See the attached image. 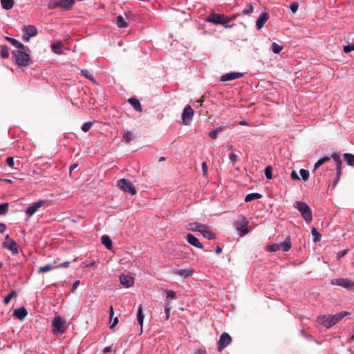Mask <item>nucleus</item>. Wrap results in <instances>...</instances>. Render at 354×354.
<instances>
[{
  "mask_svg": "<svg viewBox=\"0 0 354 354\" xmlns=\"http://www.w3.org/2000/svg\"><path fill=\"white\" fill-rule=\"evenodd\" d=\"M347 315H348V312L342 311L335 315H321L317 317V321L320 325L330 328L340 322Z\"/></svg>",
  "mask_w": 354,
  "mask_h": 354,
  "instance_id": "obj_1",
  "label": "nucleus"
},
{
  "mask_svg": "<svg viewBox=\"0 0 354 354\" xmlns=\"http://www.w3.org/2000/svg\"><path fill=\"white\" fill-rule=\"evenodd\" d=\"M294 207L298 209V211L301 213L303 218L307 223H309L312 221V210L307 203L301 201H296L294 204Z\"/></svg>",
  "mask_w": 354,
  "mask_h": 354,
  "instance_id": "obj_2",
  "label": "nucleus"
},
{
  "mask_svg": "<svg viewBox=\"0 0 354 354\" xmlns=\"http://www.w3.org/2000/svg\"><path fill=\"white\" fill-rule=\"evenodd\" d=\"M26 50L18 48V50L12 51L15 62L19 66H27L31 63L30 57L26 52Z\"/></svg>",
  "mask_w": 354,
  "mask_h": 354,
  "instance_id": "obj_3",
  "label": "nucleus"
},
{
  "mask_svg": "<svg viewBox=\"0 0 354 354\" xmlns=\"http://www.w3.org/2000/svg\"><path fill=\"white\" fill-rule=\"evenodd\" d=\"M248 224V220L245 216L240 215L238 219L234 222V226L239 232V235L243 236L249 232Z\"/></svg>",
  "mask_w": 354,
  "mask_h": 354,
  "instance_id": "obj_4",
  "label": "nucleus"
},
{
  "mask_svg": "<svg viewBox=\"0 0 354 354\" xmlns=\"http://www.w3.org/2000/svg\"><path fill=\"white\" fill-rule=\"evenodd\" d=\"M74 4V0H51L48 3V8L53 10L61 8L64 10H69Z\"/></svg>",
  "mask_w": 354,
  "mask_h": 354,
  "instance_id": "obj_5",
  "label": "nucleus"
},
{
  "mask_svg": "<svg viewBox=\"0 0 354 354\" xmlns=\"http://www.w3.org/2000/svg\"><path fill=\"white\" fill-rule=\"evenodd\" d=\"M205 21L214 24H226L230 22V19L227 16L216 13H212L207 16Z\"/></svg>",
  "mask_w": 354,
  "mask_h": 354,
  "instance_id": "obj_6",
  "label": "nucleus"
},
{
  "mask_svg": "<svg viewBox=\"0 0 354 354\" xmlns=\"http://www.w3.org/2000/svg\"><path fill=\"white\" fill-rule=\"evenodd\" d=\"M118 187L126 193H129L132 196L136 194V189L133 183L124 178L120 179L118 181Z\"/></svg>",
  "mask_w": 354,
  "mask_h": 354,
  "instance_id": "obj_7",
  "label": "nucleus"
},
{
  "mask_svg": "<svg viewBox=\"0 0 354 354\" xmlns=\"http://www.w3.org/2000/svg\"><path fill=\"white\" fill-rule=\"evenodd\" d=\"M331 284L339 286L348 290H354V281L346 278H337L331 280Z\"/></svg>",
  "mask_w": 354,
  "mask_h": 354,
  "instance_id": "obj_8",
  "label": "nucleus"
},
{
  "mask_svg": "<svg viewBox=\"0 0 354 354\" xmlns=\"http://www.w3.org/2000/svg\"><path fill=\"white\" fill-rule=\"evenodd\" d=\"M65 322L60 317H56L53 320L52 327L54 333H62L64 332Z\"/></svg>",
  "mask_w": 354,
  "mask_h": 354,
  "instance_id": "obj_9",
  "label": "nucleus"
},
{
  "mask_svg": "<svg viewBox=\"0 0 354 354\" xmlns=\"http://www.w3.org/2000/svg\"><path fill=\"white\" fill-rule=\"evenodd\" d=\"M194 115V110L189 105H187L182 113V120L184 125H189Z\"/></svg>",
  "mask_w": 354,
  "mask_h": 354,
  "instance_id": "obj_10",
  "label": "nucleus"
},
{
  "mask_svg": "<svg viewBox=\"0 0 354 354\" xmlns=\"http://www.w3.org/2000/svg\"><path fill=\"white\" fill-rule=\"evenodd\" d=\"M232 342L231 336L227 333H223L221 335L218 342V351L220 352L225 347H227Z\"/></svg>",
  "mask_w": 354,
  "mask_h": 354,
  "instance_id": "obj_11",
  "label": "nucleus"
},
{
  "mask_svg": "<svg viewBox=\"0 0 354 354\" xmlns=\"http://www.w3.org/2000/svg\"><path fill=\"white\" fill-rule=\"evenodd\" d=\"M23 38L25 41H28L30 38L37 35V30L35 26L29 25L25 26L23 30Z\"/></svg>",
  "mask_w": 354,
  "mask_h": 354,
  "instance_id": "obj_12",
  "label": "nucleus"
},
{
  "mask_svg": "<svg viewBox=\"0 0 354 354\" xmlns=\"http://www.w3.org/2000/svg\"><path fill=\"white\" fill-rule=\"evenodd\" d=\"M46 203L44 200L38 201L37 202L33 203L30 205L26 210V213L29 216H32L35 214L37 211L43 206V205Z\"/></svg>",
  "mask_w": 354,
  "mask_h": 354,
  "instance_id": "obj_13",
  "label": "nucleus"
},
{
  "mask_svg": "<svg viewBox=\"0 0 354 354\" xmlns=\"http://www.w3.org/2000/svg\"><path fill=\"white\" fill-rule=\"evenodd\" d=\"M194 272V270L192 268H187L183 269H174L172 270V273L183 277H192Z\"/></svg>",
  "mask_w": 354,
  "mask_h": 354,
  "instance_id": "obj_14",
  "label": "nucleus"
},
{
  "mask_svg": "<svg viewBox=\"0 0 354 354\" xmlns=\"http://www.w3.org/2000/svg\"><path fill=\"white\" fill-rule=\"evenodd\" d=\"M243 76V73L230 72V73H226V74L222 75L220 78V80L221 82L231 81V80L241 78Z\"/></svg>",
  "mask_w": 354,
  "mask_h": 354,
  "instance_id": "obj_15",
  "label": "nucleus"
},
{
  "mask_svg": "<svg viewBox=\"0 0 354 354\" xmlns=\"http://www.w3.org/2000/svg\"><path fill=\"white\" fill-rule=\"evenodd\" d=\"M119 278L121 284L125 288H129L134 283V278L129 274H122Z\"/></svg>",
  "mask_w": 354,
  "mask_h": 354,
  "instance_id": "obj_16",
  "label": "nucleus"
},
{
  "mask_svg": "<svg viewBox=\"0 0 354 354\" xmlns=\"http://www.w3.org/2000/svg\"><path fill=\"white\" fill-rule=\"evenodd\" d=\"M3 247L11 251L13 254L18 252L17 244L15 241H7L3 243Z\"/></svg>",
  "mask_w": 354,
  "mask_h": 354,
  "instance_id": "obj_17",
  "label": "nucleus"
},
{
  "mask_svg": "<svg viewBox=\"0 0 354 354\" xmlns=\"http://www.w3.org/2000/svg\"><path fill=\"white\" fill-rule=\"evenodd\" d=\"M186 239L187 242L192 245L193 246L197 248H202L203 245L199 241L198 239L196 238L195 236H194L192 234H187L186 236Z\"/></svg>",
  "mask_w": 354,
  "mask_h": 354,
  "instance_id": "obj_18",
  "label": "nucleus"
},
{
  "mask_svg": "<svg viewBox=\"0 0 354 354\" xmlns=\"http://www.w3.org/2000/svg\"><path fill=\"white\" fill-rule=\"evenodd\" d=\"M269 19V15L268 12H263L259 17L257 21V28L261 29L263 27L264 24Z\"/></svg>",
  "mask_w": 354,
  "mask_h": 354,
  "instance_id": "obj_19",
  "label": "nucleus"
},
{
  "mask_svg": "<svg viewBox=\"0 0 354 354\" xmlns=\"http://www.w3.org/2000/svg\"><path fill=\"white\" fill-rule=\"evenodd\" d=\"M28 315V311L24 307L19 308L14 310L13 315L19 319H24Z\"/></svg>",
  "mask_w": 354,
  "mask_h": 354,
  "instance_id": "obj_20",
  "label": "nucleus"
},
{
  "mask_svg": "<svg viewBox=\"0 0 354 354\" xmlns=\"http://www.w3.org/2000/svg\"><path fill=\"white\" fill-rule=\"evenodd\" d=\"M291 241L289 237H287L283 242L279 243V250L287 252L291 248Z\"/></svg>",
  "mask_w": 354,
  "mask_h": 354,
  "instance_id": "obj_21",
  "label": "nucleus"
},
{
  "mask_svg": "<svg viewBox=\"0 0 354 354\" xmlns=\"http://www.w3.org/2000/svg\"><path fill=\"white\" fill-rule=\"evenodd\" d=\"M128 102L131 104V105L134 108V109L137 111H142V106L140 104V101L136 98H129Z\"/></svg>",
  "mask_w": 354,
  "mask_h": 354,
  "instance_id": "obj_22",
  "label": "nucleus"
},
{
  "mask_svg": "<svg viewBox=\"0 0 354 354\" xmlns=\"http://www.w3.org/2000/svg\"><path fill=\"white\" fill-rule=\"evenodd\" d=\"M6 39L8 41H10L12 44V45L17 47V48L28 49V48L25 46L22 43H21L20 41L14 38L6 37Z\"/></svg>",
  "mask_w": 354,
  "mask_h": 354,
  "instance_id": "obj_23",
  "label": "nucleus"
},
{
  "mask_svg": "<svg viewBox=\"0 0 354 354\" xmlns=\"http://www.w3.org/2000/svg\"><path fill=\"white\" fill-rule=\"evenodd\" d=\"M62 47V41H57L51 44V49L52 50L57 54V55H62L63 53L61 50V48Z\"/></svg>",
  "mask_w": 354,
  "mask_h": 354,
  "instance_id": "obj_24",
  "label": "nucleus"
},
{
  "mask_svg": "<svg viewBox=\"0 0 354 354\" xmlns=\"http://www.w3.org/2000/svg\"><path fill=\"white\" fill-rule=\"evenodd\" d=\"M144 317H145V315L142 313V308L141 306H140L138 308L137 320H138L139 325L140 326L141 331L142 330Z\"/></svg>",
  "mask_w": 354,
  "mask_h": 354,
  "instance_id": "obj_25",
  "label": "nucleus"
},
{
  "mask_svg": "<svg viewBox=\"0 0 354 354\" xmlns=\"http://www.w3.org/2000/svg\"><path fill=\"white\" fill-rule=\"evenodd\" d=\"M102 244L109 250L112 248V241L107 235H104L101 238Z\"/></svg>",
  "mask_w": 354,
  "mask_h": 354,
  "instance_id": "obj_26",
  "label": "nucleus"
},
{
  "mask_svg": "<svg viewBox=\"0 0 354 354\" xmlns=\"http://www.w3.org/2000/svg\"><path fill=\"white\" fill-rule=\"evenodd\" d=\"M203 236L209 240H213L215 239L214 234L206 227L201 232Z\"/></svg>",
  "mask_w": 354,
  "mask_h": 354,
  "instance_id": "obj_27",
  "label": "nucleus"
},
{
  "mask_svg": "<svg viewBox=\"0 0 354 354\" xmlns=\"http://www.w3.org/2000/svg\"><path fill=\"white\" fill-rule=\"evenodd\" d=\"M262 197L261 194L259 193H251L248 195H246L245 198V202H250L254 200L259 199Z\"/></svg>",
  "mask_w": 354,
  "mask_h": 354,
  "instance_id": "obj_28",
  "label": "nucleus"
},
{
  "mask_svg": "<svg viewBox=\"0 0 354 354\" xmlns=\"http://www.w3.org/2000/svg\"><path fill=\"white\" fill-rule=\"evenodd\" d=\"M14 0H1V4L3 8L6 10L11 9L14 6Z\"/></svg>",
  "mask_w": 354,
  "mask_h": 354,
  "instance_id": "obj_29",
  "label": "nucleus"
},
{
  "mask_svg": "<svg viewBox=\"0 0 354 354\" xmlns=\"http://www.w3.org/2000/svg\"><path fill=\"white\" fill-rule=\"evenodd\" d=\"M330 158L329 157H324L320 158L318 161H317L314 165L313 172H315L320 166H322L325 162L329 161Z\"/></svg>",
  "mask_w": 354,
  "mask_h": 354,
  "instance_id": "obj_30",
  "label": "nucleus"
},
{
  "mask_svg": "<svg viewBox=\"0 0 354 354\" xmlns=\"http://www.w3.org/2000/svg\"><path fill=\"white\" fill-rule=\"evenodd\" d=\"M344 158L346 163L350 166H354V155L352 153H346L344 154Z\"/></svg>",
  "mask_w": 354,
  "mask_h": 354,
  "instance_id": "obj_31",
  "label": "nucleus"
},
{
  "mask_svg": "<svg viewBox=\"0 0 354 354\" xmlns=\"http://www.w3.org/2000/svg\"><path fill=\"white\" fill-rule=\"evenodd\" d=\"M54 268H57V266L47 264L44 266L39 267L38 269V273H44V272H49V271L53 270Z\"/></svg>",
  "mask_w": 354,
  "mask_h": 354,
  "instance_id": "obj_32",
  "label": "nucleus"
},
{
  "mask_svg": "<svg viewBox=\"0 0 354 354\" xmlns=\"http://www.w3.org/2000/svg\"><path fill=\"white\" fill-rule=\"evenodd\" d=\"M224 130L223 127H217L216 129L211 131L209 133V136L212 139H216L218 133H221Z\"/></svg>",
  "mask_w": 354,
  "mask_h": 354,
  "instance_id": "obj_33",
  "label": "nucleus"
},
{
  "mask_svg": "<svg viewBox=\"0 0 354 354\" xmlns=\"http://www.w3.org/2000/svg\"><path fill=\"white\" fill-rule=\"evenodd\" d=\"M116 24L119 28H125L127 26L126 21L121 15H119L116 17Z\"/></svg>",
  "mask_w": 354,
  "mask_h": 354,
  "instance_id": "obj_34",
  "label": "nucleus"
},
{
  "mask_svg": "<svg viewBox=\"0 0 354 354\" xmlns=\"http://www.w3.org/2000/svg\"><path fill=\"white\" fill-rule=\"evenodd\" d=\"M311 234L313 236V241L315 243L319 242L321 240L322 235L315 227L312 228Z\"/></svg>",
  "mask_w": 354,
  "mask_h": 354,
  "instance_id": "obj_35",
  "label": "nucleus"
},
{
  "mask_svg": "<svg viewBox=\"0 0 354 354\" xmlns=\"http://www.w3.org/2000/svg\"><path fill=\"white\" fill-rule=\"evenodd\" d=\"M191 225L192 226L191 227V230L192 231H196V232H201V231L203 230V229H204V227L205 226V225L199 223H194L191 224Z\"/></svg>",
  "mask_w": 354,
  "mask_h": 354,
  "instance_id": "obj_36",
  "label": "nucleus"
},
{
  "mask_svg": "<svg viewBox=\"0 0 354 354\" xmlns=\"http://www.w3.org/2000/svg\"><path fill=\"white\" fill-rule=\"evenodd\" d=\"M15 297H17V292L15 290H12L10 293L4 298L3 303L5 305H8L10 303L11 299Z\"/></svg>",
  "mask_w": 354,
  "mask_h": 354,
  "instance_id": "obj_37",
  "label": "nucleus"
},
{
  "mask_svg": "<svg viewBox=\"0 0 354 354\" xmlns=\"http://www.w3.org/2000/svg\"><path fill=\"white\" fill-rule=\"evenodd\" d=\"M133 138V133L130 131H124V133H123V140L127 142H129L130 141H131Z\"/></svg>",
  "mask_w": 354,
  "mask_h": 354,
  "instance_id": "obj_38",
  "label": "nucleus"
},
{
  "mask_svg": "<svg viewBox=\"0 0 354 354\" xmlns=\"http://www.w3.org/2000/svg\"><path fill=\"white\" fill-rule=\"evenodd\" d=\"M299 174L301 176V178L304 181H307L309 178V171L304 169H301L299 170Z\"/></svg>",
  "mask_w": 354,
  "mask_h": 354,
  "instance_id": "obj_39",
  "label": "nucleus"
},
{
  "mask_svg": "<svg viewBox=\"0 0 354 354\" xmlns=\"http://www.w3.org/2000/svg\"><path fill=\"white\" fill-rule=\"evenodd\" d=\"M82 75H84L86 78L91 80L93 82H95V80H94L93 75L91 73L90 71H88L86 69H83L81 71Z\"/></svg>",
  "mask_w": 354,
  "mask_h": 354,
  "instance_id": "obj_40",
  "label": "nucleus"
},
{
  "mask_svg": "<svg viewBox=\"0 0 354 354\" xmlns=\"http://www.w3.org/2000/svg\"><path fill=\"white\" fill-rule=\"evenodd\" d=\"M254 7L251 3H248L245 8L243 10L242 13L243 15H249L253 12Z\"/></svg>",
  "mask_w": 354,
  "mask_h": 354,
  "instance_id": "obj_41",
  "label": "nucleus"
},
{
  "mask_svg": "<svg viewBox=\"0 0 354 354\" xmlns=\"http://www.w3.org/2000/svg\"><path fill=\"white\" fill-rule=\"evenodd\" d=\"M1 56L2 58H8L9 57V50L6 46H1Z\"/></svg>",
  "mask_w": 354,
  "mask_h": 354,
  "instance_id": "obj_42",
  "label": "nucleus"
},
{
  "mask_svg": "<svg viewBox=\"0 0 354 354\" xmlns=\"http://www.w3.org/2000/svg\"><path fill=\"white\" fill-rule=\"evenodd\" d=\"M331 157L333 158V159L335 162L337 166V165H342V160H341L340 155L339 153H333L331 155Z\"/></svg>",
  "mask_w": 354,
  "mask_h": 354,
  "instance_id": "obj_43",
  "label": "nucleus"
},
{
  "mask_svg": "<svg viewBox=\"0 0 354 354\" xmlns=\"http://www.w3.org/2000/svg\"><path fill=\"white\" fill-rule=\"evenodd\" d=\"M272 167L271 166H267L265 169V176L268 179H271L272 178Z\"/></svg>",
  "mask_w": 354,
  "mask_h": 354,
  "instance_id": "obj_44",
  "label": "nucleus"
},
{
  "mask_svg": "<svg viewBox=\"0 0 354 354\" xmlns=\"http://www.w3.org/2000/svg\"><path fill=\"white\" fill-rule=\"evenodd\" d=\"M282 49H283V47L277 44L275 42H274L272 44V50L274 53H279L281 51Z\"/></svg>",
  "mask_w": 354,
  "mask_h": 354,
  "instance_id": "obj_45",
  "label": "nucleus"
},
{
  "mask_svg": "<svg viewBox=\"0 0 354 354\" xmlns=\"http://www.w3.org/2000/svg\"><path fill=\"white\" fill-rule=\"evenodd\" d=\"M8 209V203H0V214H5Z\"/></svg>",
  "mask_w": 354,
  "mask_h": 354,
  "instance_id": "obj_46",
  "label": "nucleus"
},
{
  "mask_svg": "<svg viewBox=\"0 0 354 354\" xmlns=\"http://www.w3.org/2000/svg\"><path fill=\"white\" fill-rule=\"evenodd\" d=\"M92 126H93L92 122H86L83 124V125L82 127V130L84 132H87L89 131V129L91 128Z\"/></svg>",
  "mask_w": 354,
  "mask_h": 354,
  "instance_id": "obj_47",
  "label": "nucleus"
},
{
  "mask_svg": "<svg viewBox=\"0 0 354 354\" xmlns=\"http://www.w3.org/2000/svg\"><path fill=\"white\" fill-rule=\"evenodd\" d=\"M267 250L269 252H276L277 250H279V244H272L267 245Z\"/></svg>",
  "mask_w": 354,
  "mask_h": 354,
  "instance_id": "obj_48",
  "label": "nucleus"
},
{
  "mask_svg": "<svg viewBox=\"0 0 354 354\" xmlns=\"http://www.w3.org/2000/svg\"><path fill=\"white\" fill-rule=\"evenodd\" d=\"M299 4L297 2H292L290 4L289 8L293 13H295L298 9Z\"/></svg>",
  "mask_w": 354,
  "mask_h": 354,
  "instance_id": "obj_49",
  "label": "nucleus"
},
{
  "mask_svg": "<svg viewBox=\"0 0 354 354\" xmlns=\"http://www.w3.org/2000/svg\"><path fill=\"white\" fill-rule=\"evenodd\" d=\"M6 164H7L9 167H13L14 164H15V162H14V158H13L12 157H8V158H6Z\"/></svg>",
  "mask_w": 354,
  "mask_h": 354,
  "instance_id": "obj_50",
  "label": "nucleus"
},
{
  "mask_svg": "<svg viewBox=\"0 0 354 354\" xmlns=\"http://www.w3.org/2000/svg\"><path fill=\"white\" fill-rule=\"evenodd\" d=\"M171 307L169 304H167V308L165 309V319L167 320L169 318Z\"/></svg>",
  "mask_w": 354,
  "mask_h": 354,
  "instance_id": "obj_51",
  "label": "nucleus"
},
{
  "mask_svg": "<svg viewBox=\"0 0 354 354\" xmlns=\"http://www.w3.org/2000/svg\"><path fill=\"white\" fill-rule=\"evenodd\" d=\"M229 158L233 164H234L238 160V157L234 153H231L229 156Z\"/></svg>",
  "mask_w": 354,
  "mask_h": 354,
  "instance_id": "obj_52",
  "label": "nucleus"
},
{
  "mask_svg": "<svg viewBox=\"0 0 354 354\" xmlns=\"http://www.w3.org/2000/svg\"><path fill=\"white\" fill-rule=\"evenodd\" d=\"M290 177L292 180H299V177L295 170H292L290 174Z\"/></svg>",
  "mask_w": 354,
  "mask_h": 354,
  "instance_id": "obj_53",
  "label": "nucleus"
},
{
  "mask_svg": "<svg viewBox=\"0 0 354 354\" xmlns=\"http://www.w3.org/2000/svg\"><path fill=\"white\" fill-rule=\"evenodd\" d=\"M167 297L174 298L176 297V292L173 290H166Z\"/></svg>",
  "mask_w": 354,
  "mask_h": 354,
  "instance_id": "obj_54",
  "label": "nucleus"
},
{
  "mask_svg": "<svg viewBox=\"0 0 354 354\" xmlns=\"http://www.w3.org/2000/svg\"><path fill=\"white\" fill-rule=\"evenodd\" d=\"M353 50V46L352 44H348L344 46V53H349Z\"/></svg>",
  "mask_w": 354,
  "mask_h": 354,
  "instance_id": "obj_55",
  "label": "nucleus"
},
{
  "mask_svg": "<svg viewBox=\"0 0 354 354\" xmlns=\"http://www.w3.org/2000/svg\"><path fill=\"white\" fill-rule=\"evenodd\" d=\"M202 169H203V174L206 175L207 173V165L205 162H203L202 163Z\"/></svg>",
  "mask_w": 354,
  "mask_h": 354,
  "instance_id": "obj_56",
  "label": "nucleus"
},
{
  "mask_svg": "<svg viewBox=\"0 0 354 354\" xmlns=\"http://www.w3.org/2000/svg\"><path fill=\"white\" fill-rule=\"evenodd\" d=\"M79 285H80V281L79 280L75 281L73 284L71 291L73 292L77 289V288L79 286Z\"/></svg>",
  "mask_w": 354,
  "mask_h": 354,
  "instance_id": "obj_57",
  "label": "nucleus"
},
{
  "mask_svg": "<svg viewBox=\"0 0 354 354\" xmlns=\"http://www.w3.org/2000/svg\"><path fill=\"white\" fill-rule=\"evenodd\" d=\"M336 170H337V176H338V178H340V176L342 174V165H337Z\"/></svg>",
  "mask_w": 354,
  "mask_h": 354,
  "instance_id": "obj_58",
  "label": "nucleus"
},
{
  "mask_svg": "<svg viewBox=\"0 0 354 354\" xmlns=\"http://www.w3.org/2000/svg\"><path fill=\"white\" fill-rule=\"evenodd\" d=\"M78 165L77 163L73 164L70 166L69 168V174L71 175L72 171L77 167Z\"/></svg>",
  "mask_w": 354,
  "mask_h": 354,
  "instance_id": "obj_59",
  "label": "nucleus"
},
{
  "mask_svg": "<svg viewBox=\"0 0 354 354\" xmlns=\"http://www.w3.org/2000/svg\"><path fill=\"white\" fill-rule=\"evenodd\" d=\"M112 351V347L111 346H106L103 349L104 353H110Z\"/></svg>",
  "mask_w": 354,
  "mask_h": 354,
  "instance_id": "obj_60",
  "label": "nucleus"
},
{
  "mask_svg": "<svg viewBox=\"0 0 354 354\" xmlns=\"http://www.w3.org/2000/svg\"><path fill=\"white\" fill-rule=\"evenodd\" d=\"M118 323V317H115L113 322V324L110 326V328H113Z\"/></svg>",
  "mask_w": 354,
  "mask_h": 354,
  "instance_id": "obj_61",
  "label": "nucleus"
},
{
  "mask_svg": "<svg viewBox=\"0 0 354 354\" xmlns=\"http://www.w3.org/2000/svg\"><path fill=\"white\" fill-rule=\"evenodd\" d=\"M6 228V225L4 223H0V232L3 233Z\"/></svg>",
  "mask_w": 354,
  "mask_h": 354,
  "instance_id": "obj_62",
  "label": "nucleus"
},
{
  "mask_svg": "<svg viewBox=\"0 0 354 354\" xmlns=\"http://www.w3.org/2000/svg\"><path fill=\"white\" fill-rule=\"evenodd\" d=\"M69 265V262H64V263H60L59 264L58 266H56L57 268H59V267H64V268H66L68 267Z\"/></svg>",
  "mask_w": 354,
  "mask_h": 354,
  "instance_id": "obj_63",
  "label": "nucleus"
},
{
  "mask_svg": "<svg viewBox=\"0 0 354 354\" xmlns=\"http://www.w3.org/2000/svg\"><path fill=\"white\" fill-rule=\"evenodd\" d=\"M347 252H348V250H344L343 251L340 252L338 254V257H344L346 254H347Z\"/></svg>",
  "mask_w": 354,
  "mask_h": 354,
  "instance_id": "obj_64",
  "label": "nucleus"
}]
</instances>
